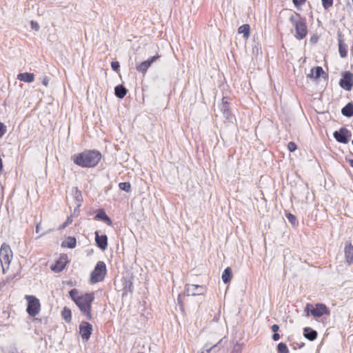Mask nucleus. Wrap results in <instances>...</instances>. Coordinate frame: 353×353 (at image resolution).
Wrapping results in <instances>:
<instances>
[{
  "label": "nucleus",
  "instance_id": "nucleus-1",
  "mask_svg": "<svg viewBox=\"0 0 353 353\" xmlns=\"http://www.w3.org/2000/svg\"><path fill=\"white\" fill-rule=\"evenodd\" d=\"M71 299L78 307L81 312L86 316L88 320L92 319V304L94 301V292H81L77 288L69 291Z\"/></svg>",
  "mask_w": 353,
  "mask_h": 353
},
{
  "label": "nucleus",
  "instance_id": "nucleus-2",
  "mask_svg": "<svg viewBox=\"0 0 353 353\" xmlns=\"http://www.w3.org/2000/svg\"><path fill=\"white\" fill-rule=\"evenodd\" d=\"M102 155L95 150H87L74 154L72 160L74 164L81 168H94L101 161Z\"/></svg>",
  "mask_w": 353,
  "mask_h": 353
},
{
  "label": "nucleus",
  "instance_id": "nucleus-3",
  "mask_svg": "<svg viewBox=\"0 0 353 353\" xmlns=\"http://www.w3.org/2000/svg\"><path fill=\"white\" fill-rule=\"evenodd\" d=\"M290 21L294 27V37L296 39L298 40L304 39L308 32L305 19L301 17L299 14L296 13L295 15H292L290 17Z\"/></svg>",
  "mask_w": 353,
  "mask_h": 353
},
{
  "label": "nucleus",
  "instance_id": "nucleus-4",
  "mask_svg": "<svg viewBox=\"0 0 353 353\" xmlns=\"http://www.w3.org/2000/svg\"><path fill=\"white\" fill-rule=\"evenodd\" d=\"M305 312L307 316L311 315L316 319L330 314V309L324 303H316L314 305L307 303Z\"/></svg>",
  "mask_w": 353,
  "mask_h": 353
},
{
  "label": "nucleus",
  "instance_id": "nucleus-5",
  "mask_svg": "<svg viewBox=\"0 0 353 353\" xmlns=\"http://www.w3.org/2000/svg\"><path fill=\"white\" fill-rule=\"evenodd\" d=\"M107 272L106 265L103 261H98L90 273V283L94 284L103 281Z\"/></svg>",
  "mask_w": 353,
  "mask_h": 353
},
{
  "label": "nucleus",
  "instance_id": "nucleus-6",
  "mask_svg": "<svg viewBox=\"0 0 353 353\" xmlns=\"http://www.w3.org/2000/svg\"><path fill=\"white\" fill-rule=\"evenodd\" d=\"M13 253L10 246L3 243L0 248V262L2 265L3 273H6V269L9 268L10 263L12 259Z\"/></svg>",
  "mask_w": 353,
  "mask_h": 353
},
{
  "label": "nucleus",
  "instance_id": "nucleus-7",
  "mask_svg": "<svg viewBox=\"0 0 353 353\" xmlns=\"http://www.w3.org/2000/svg\"><path fill=\"white\" fill-rule=\"evenodd\" d=\"M25 299L28 302L26 311L30 316H37L41 311V303L36 296L33 295H26Z\"/></svg>",
  "mask_w": 353,
  "mask_h": 353
},
{
  "label": "nucleus",
  "instance_id": "nucleus-8",
  "mask_svg": "<svg viewBox=\"0 0 353 353\" xmlns=\"http://www.w3.org/2000/svg\"><path fill=\"white\" fill-rule=\"evenodd\" d=\"M335 139L341 143H347L352 137L351 132L345 128H341L338 131H335L333 134Z\"/></svg>",
  "mask_w": 353,
  "mask_h": 353
},
{
  "label": "nucleus",
  "instance_id": "nucleus-9",
  "mask_svg": "<svg viewBox=\"0 0 353 353\" xmlns=\"http://www.w3.org/2000/svg\"><path fill=\"white\" fill-rule=\"evenodd\" d=\"M68 263V255L66 254H61L55 263L51 266V270L56 273L61 272L65 268Z\"/></svg>",
  "mask_w": 353,
  "mask_h": 353
},
{
  "label": "nucleus",
  "instance_id": "nucleus-10",
  "mask_svg": "<svg viewBox=\"0 0 353 353\" xmlns=\"http://www.w3.org/2000/svg\"><path fill=\"white\" fill-rule=\"evenodd\" d=\"M185 291L188 295L199 296L206 292L207 287L205 285L187 284Z\"/></svg>",
  "mask_w": 353,
  "mask_h": 353
},
{
  "label": "nucleus",
  "instance_id": "nucleus-11",
  "mask_svg": "<svg viewBox=\"0 0 353 353\" xmlns=\"http://www.w3.org/2000/svg\"><path fill=\"white\" fill-rule=\"evenodd\" d=\"M92 332V325L86 321H83L79 325V334L85 341H88Z\"/></svg>",
  "mask_w": 353,
  "mask_h": 353
},
{
  "label": "nucleus",
  "instance_id": "nucleus-12",
  "mask_svg": "<svg viewBox=\"0 0 353 353\" xmlns=\"http://www.w3.org/2000/svg\"><path fill=\"white\" fill-rule=\"evenodd\" d=\"M339 84L345 90H351L353 87V74L350 72H345L340 80Z\"/></svg>",
  "mask_w": 353,
  "mask_h": 353
},
{
  "label": "nucleus",
  "instance_id": "nucleus-13",
  "mask_svg": "<svg viewBox=\"0 0 353 353\" xmlns=\"http://www.w3.org/2000/svg\"><path fill=\"white\" fill-rule=\"evenodd\" d=\"M160 55L156 54L154 56L150 57L148 59V60L141 62L139 65H137L136 69L138 72H141L142 74H145L149 67L151 64L159 59Z\"/></svg>",
  "mask_w": 353,
  "mask_h": 353
},
{
  "label": "nucleus",
  "instance_id": "nucleus-14",
  "mask_svg": "<svg viewBox=\"0 0 353 353\" xmlns=\"http://www.w3.org/2000/svg\"><path fill=\"white\" fill-rule=\"evenodd\" d=\"M345 261L347 265L353 264V245L347 242L344 248Z\"/></svg>",
  "mask_w": 353,
  "mask_h": 353
},
{
  "label": "nucleus",
  "instance_id": "nucleus-15",
  "mask_svg": "<svg viewBox=\"0 0 353 353\" xmlns=\"http://www.w3.org/2000/svg\"><path fill=\"white\" fill-rule=\"evenodd\" d=\"M95 241L97 246L102 250H105L108 247V237L106 235H99V231L94 232Z\"/></svg>",
  "mask_w": 353,
  "mask_h": 353
},
{
  "label": "nucleus",
  "instance_id": "nucleus-16",
  "mask_svg": "<svg viewBox=\"0 0 353 353\" xmlns=\"http://www.w3.org/2000/svg\"><path fill=\"white\" fill-rule=\"evenodd\" d=\"M303 335L307 339L312 341L317 338L318 333L311 327H306L303 329Z\"/></svg>",
  "mask_w": 353,
  "mask_h": 353
},
{
  "label": "nucleus",
  "instance_id": "nucleus-17",
  "mask_svg": "<svg viewBox=\"0 0 353 353\" xmlns=\"http://www.w3.org/2000/svg\"><path fill=\"white\" fill-rule=\"evenodd\" d=\"M17 79L26 83H32L34 81V74L30 72L19 73L17 75Z\"/></svg>",
  "mask_w": 353,
  "mask_h": 353
},
{
  "label": "nucleus",
  "instance_id": "nucleus-18",
  "mask_svg": "<svg viewBox=\"0 0 353 353\" xmlns=\"http://www.w3.org/2000/svg\"><path fill=\"white\" fill-rule=\"evenodd\" d=\"M96 219H99L103 221H104L105 223H107L108 225H111L112 224V220L106 214L105 211L103 210H99L96 216Z\"/></svg>",
  "mask_w": 353,
  "mask_h": 353
},
{
  "label": "nucleus",
  "instance_id": "nucleus-19",
  "mask_svg": "<svg viewBox=\"0 0 353 353\" xmlns=\"http://www.w3.org/2000/svg\"><path fill=\"white\" fill-rule=\"evenodd\" d=\"M77 245V240L73 236L67 237L64 241L62 242L61 246L63 248H74Z\"/></svg>",
  "mask_w": 353,
  "mask_h": 353
},
{
  "label": "nucleus",
  "instance_id": "nucleus-20",
  "mask_svg": "<svg viewBox=\"0 0 353 353\" xmlns=\"http://www.w3.org/2000/svg\"><path fill=\"white\" fill-rule=\"evenodd\" d=\"M238 33L243 34L244 39H247L250 34V26L249 24H243L238 28Z\"/></svg>",
  "mask_w": 353,
  "mask_h": 353
},
{
  "label": "nucleus",
  "instance_id": "nucleus-21",
  "mask_svg": "<svg viewBox=\"0 0 353 353\" xmlns=\"http://www.w3.org/2000/svg\"><path fill=\"white\" fill-rule=\"evenodd\" d=\"M115 95L119 98L123 99L127 94V90L122 85H119L114 88Z\"/></svg>",
  "mask_w": 353,
  "mask_h": 353
},
{
  "label": "nucleus",
  "instance_id": "nucleus-22",
  "mask_svg": "<svg viewBox=\"0 0 353 353\" xmlns=\"http://www.w3.org/2000/svg\"><path fill=\"white\" fill-rule=\"evenodd\" d=\"M61 316L66 323H70L72 321V312L70 309L64 307L61 311Z\"/></svg>",
  "mask_w": 353,
  "mask_h": 353
},
{
  "label": "nucleus",
  "instance_id": "nucleus-23",
  "mask_svg": "<svg viewBox=\"0 0 353 353\" xmlns=\"http://www.w3.org/2000/svg\"><path fill=\"white\" fill-rule=\"evenodd\" d=\"M339 51L341 57L345 58L347 57V46L342 40H339Z\"/></svg>",
  "mask_w": 353,
  "mask_h": 353
},
{
  "label": "nucleus",
  "instance_id": "nucleus-24",
  "mask_svg": "<svg viewBox=\"0 0 353 353\" xmlns=\"http://www.w3.org/2000/svg\"><path fill=\"white\" fill-rule=\"evenodd\" d=\"M342 114L344 116L350 117L353 115V104L348 103L341 110Z\"/></svg>",
  "mask_w": 353,
  "mask_h": 353
},
{
  "label": "nucleus",
  "instance_id": "nucleus-25",
  "mask_svg": "<svg viewBox=\"0 0 353 353\" xmlns=\"http://www.w3.org/2000/svg\"><path fill=\"white\" fill-rule=\"evenodd\" d=\"M232 279V269L228 267L225 269L222 274V280L225 283H228L231 281Z\"/></svg>",
  "mask_w": 353,
  "mask_h": 353
},
{
  "label": "nucleus",
  "instance_id": "nucleus-26",
  "mask_svg": "<svg viewBox=\"0 0 353 353\" xmlns=\"http://www.w3.org/2000/svg\"><path fill=\"white\" fill-rule=\"evenodd\" d=\"M311 77L318 79L324 72L323 70L320 66H316L311 70Z\"/></svg>",
  "mask_w": 353,
  "mask_h": 353
},
{
  "label": "nucleus",
  "instance_id": "nucleus-27",
  "mask_svg": "<svg viewBox=\"0 0 353 353\" xmlns=\"http://www.w3.org/2000/svg\"><path fill=\"white\" fill-rule=\"evenodd\" d=\"M278 353H289V350L285 343H280L277 346Z\"/></svg>",
  "mask_w": 353,
  "mask_h": 353
},
{
  "label": "nucleus",
  "instance_id": "nucleus-28",
  "mask_svg": "<svg viewBox=\"0 0 353 353\" xmlns=\"http://www.w3.org/2000/svg\"><path fill=\"white\" fill-rule=\"evenodd\" d=\"M119 188L123 191L127 192L131 190V185L129 182H121L119 184Z\"/></svg>",
  "mask_w": 353,
  "mask_h": 353
},
{
  "label": "nucleus",
  "instance_id": "nucleus-29",
  "mask_svg": "<svg viewBox=\"0 0 353 353\" xmlns=\"http://www.w3.org/2000/svg\"><path fill=\"white\" fill-rule=\"evenodd\" d=\"M73 221V216L72 215H70V216H68L66 219V221L62 223L61 225H60L58 228V229L59 230H61L64 228H65L66 227H68L69 225H70Z\"/></svg>",
  "mask_w": 353,
  "mask_h": 353
},
{
  "label": "nucleus",
  "instance_id": "nucleus-30",
  "mask_svg": "<svg viewBox=\"0 0 353 353\" xmlns=\"http://www.w3.org/2000/svg\"><path fill=\"white\" fill-rule=\"evenodd\" d=\"M322 6L325 10H328L332 7L334 0H321Z\"/></svg>",
  "mask_w": 353,
  "mask_h": 353
},
{
  "label": "nucleus",
  "instance_id": "nucleus-31",
  "mask_svg": "<svg viewBox=\"0 0 353 353\" xmlns=\"http://www.w3.org/2000/svg\"><path fill=\"white\" fill-rule=\"evenodd\" d=\"M287 219H288V221L292 224V225H296V216L291 214V213H286L285 214Z\"/></svg>",
  "mask_w": 353,
  "mask_h": 353
},
{
  "label": "nucleus",
  "instance_id": "nucleus-32",
  "mask_svg": "<svg viewBox=\"0 0 353 353\" xmlns=\"http://www.w3.org/2000/svg\"><path fill=\"white\" fill-rule=\"evenodd\" d=\"M7 128L2 122H0V139L6 134Z\"/></svg>",
  "mask_w": 353,
  "mask_h": 353
},
{
  "label": "nucleus",
  "instance_id": "nucleus-33",
  "mask_svg": "<svg viewBox=\"0 0 353 353\" xmlns=\"http://www.w3.org/2000/svg\"><path fill=\"white\" fill-rule=\"evenodd\" d=\"M297 147L294 142L290 141L288 144V149L290 152H294L296 150Z\"/></svg>",
  "mask_w": 353,
  "mask_h": 353
},
{
  "label": "nucleus",
  "instance_id": "nucleus-34",
  "mask_svg": "<svg viewBox=\"0 0 353 353\" xmlns=\"http://www.w3.org/2000/svg\"><path fill=\"white\" fill-rule=\"evenodd\" d=\"M111 67H112L113 70L119 71V68H120L119 63L118 61H112L111 63Z\"/></svg>",
  "mask_w": 353,
  "mask_h": 353
},
{
  "label": "nucleus",
  "instance_id": "nucleus-35",
  "mask_svg": "<svg viewBox=\"0 0 353 353\" xmlns=\"http://www.w3.org/2000/svg\"><path fill=\"white\" fill-rule=\"evenodd\" d=\"M292 1L294 5L298 8L303 5L305 3L306 0H292Z\"/></svg>",
  "mask_w": 353,
  "mask_h": 353
},
{
  "label": "nucleus",
  "instance_id": "nucleus-36",
  "mask_svg": "<svg viewBox=\"0 0 353 353\" xmlns=\"http://www.w3.org/2000/svg\"><path fill=\"white\" fill-rule=\"evenodd\" d=\"M271 330L273 332H277L279 330V326L276 324H274L272 327H271Z\"/></svg>",
  "mask_w": 353,
  "mask_h": 353
},
{
  "label": "nucleus",
  "instance_id": "nucleus-37",
  "mask_svg": "<svg viewBox=\"0 0 353 353\" xmlns=\"http://www.w3.org/2000/svg\"><path fill=\"white\" fill-rule=\"evenodd\" d=\"M279 339H280V335L277 332H274V334L272 335V339L274 341H276L279 340Z\"/></svg>",
  "mask_w": 353,
  "mask_h": 353
},
{
  "label": "nucleus",
  "instance_id": "nucleus-38",
  "mask_svg": "<svg viewBox=\"0 0 353 353\" xmlns=\"http://www.w3.org/2000/svg\"><path fill=\"white\" fill-rule=\"evenodd\" d=\"M31 25H32V28L33 29H35L36 30H39V26L37 23L34 22V21H31Z\"/></svg>",
  "mask_w": 353,
  "mask_h": 353
},
{
  "label": "nucleus",
  "instance_id": "nucleus-39",
  "mask_svg": "<svg viewBox=\"0 0 353 353\" xmlns=\"http://www.w3.org/2000/svg\"><path fill=\"white\" fill-rule=\"evenodd\" d=\"M43 84L45 85V86H48V79L47 77L44 78L43 81H42Z\"/></svg>",
  "mask_w": 353,
  "mask_h": 353
},
{
  "label": "nucleus",
  "instance_id": "nucleus-40",
  "mask_svg": "<svg viewBox=\"0 0 353 353\" xmlns=\"http://www.w3.org/2000/svg\"><path fill=\"white\" fill-rule=\"evenodd\" d=\"M223 114H230V110L229 108H225L224 110H223Z\"/></svg>",
  "mask_w": 353,
  "mask_h": 353
},
{
  "label": "nucleus",
  "instance_id": "nucleus-41",
  "mask_svg": "<svg viewBox=\"0 0 353 353\" xmlns=\"http://www.w3.org/2000/svg\"><path fill=\"white\" fill-rule=\"evenodd\" d=\"M225 98H223V99H222L223 103L228 105V103L227 101H225Z\"/></svg>",
  "mask_w": 353,
  "mask_h": 353
},
{
  "label": "nucleus",
  "instance_id": "nucleus-42",
  "mask_svg": "<svg viewBox=\"0 0 353 353\" xmlns=\"http://www.w3.org/2000/svg\"><path fill=\"white\" fill-rule=\"evenodd\" d=\"M350 165H351L352 167H353V160H351V161H350Z\"/></svg>",
  "mask_w": 353,
  "mask_h": 353
},
{
  "label": "nucleus",
  "instance_id": "nucleus-43",
  "mask_svg": "<svg viewBox=\"0 0 353 353\" xmlns=\"http://www.w3.org/2000/svg\"><path fill=\"white\" fill-rule=\"evenodd\" d=\"M211 349H212V348L207 349V350H206V352H207V353H209V352H210V351L211 350Z\"/></svg>",
  "mask_w": 353,
  "mask_h": 353
},
{
  "label": "nucleus",
  "instance_id": "nucleus-44",
  "mask_svg": "<svg viewBox=\"0 0 353 353\" xmlns=\"http://www.w3.org/2000/svg\"><path fill=\"white\" fill-rule=\"evenodd\" d=\"M36 229H37V232H38V230H39V227H38V226H37V228H36Z\"/></svg>",
  "mask_w": 353,
  "mask_h": 353
},
{
  "label": "nucleus",
  "instance_id": "nucleus-45",
  "mask_svg": "<svg viewBox=\"0 0 353 353\" xmlns=\"http://www.w3.org/2000/svg\"><path fill=\"white\" fill-rule=\"evenodd\" d=\"M352 145H353V141H352Z\"/></svg>",
  "mask_w": 353,
  "mask_h": 353
},
{
  "label": "nucleus",
  "instance_id": "nucleus-46",
  "mask_svg": "<svg viewBox=\"0 0 353 353\" xmlns=\"http://www.w3.org/2000/svg\"><path fill=\"white\" fill-rule=\"evenodd\" d=\"M201 353H205L204 352H201Z\"/></svg>",
  "mask_w": 353,
  "mask_h": 353
},
{
  "label": "nucleus",
  "instance_id": "nucleus-47",
  "mask_svg": "<svg viewBox=\"0 0 353 353\" xmlns=\"http://www.w3.org/2000/svg\"><path fill=\"white\" fill-rule=\"evenodd\" d=\"M138 353H143V352H138Z\"/></svg>",
  "mask_w": 353,
  "mask_h": 353
}]
</instances>
